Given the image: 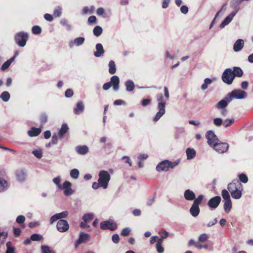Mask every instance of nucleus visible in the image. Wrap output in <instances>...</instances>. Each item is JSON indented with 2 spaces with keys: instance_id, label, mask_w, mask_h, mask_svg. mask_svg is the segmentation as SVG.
Wrapping results in <instances>:
<instances>
[{
  "instance_id": "24",
  "label": "nucleus",
  "mask_w": 253,
  "mask_h": 253,
  "mask_svg": "<svg viewBox=\"0 0 253 253\" xmlns=\"http://www.w3.org/2000/svg\"><path fill=\"white\" fill-rule=\"evenodd\" d=\"M187 159L191 160L194 158L196 155V151L194 149L188 148L186 150Z\"/></svg>"
},
{
  "instance_id": "49",
  "label": "nucleus",
  "mask_w": 253,
  "mask_h": 253,
  "mask_svg": "<svg viewBox=\"0 0 253 253\" xmlns=\"http://www.w3.org/2000/svg\"><path fill=\"white\" fill-rule=\"evenodd\" d=\"M60 23L65 26L66 29L68 30H70L72 29L71 26L68 23L67 20L66 19H62L60 21Z\"/></svg>"
},
{
  "instance_id": "33",
  "label": "nucleus",
  "mask_w": 253,
  "mask_h": 253,
  "mask_svg": "<svg viewBox=\"0 0 253 253\" xmlns=\"http://www.w3.org/2000/svg\"><path fill=\"white\" fill-rule=\"evenodd\" d=\"M41 251L42 253H55L54 251L46 245H42L41 246Z\"/></svg>"
},
{
  "instance_id": "9",
  "label": "nucleus",
  "mask_w": 253,
  "mask_h": 253,
  "mask_svg": "<svg viewBox=\"0 0 253 253\" xmlns=\"http://www.w3.org/2000/svg\"><path fill=\"white\" fill-rule=\"evenodd\" d=\"M117 227L116 223L112 220H106L100 223V228L103 230L110 229L114 230L117 228Z\"/></svg>"
},
{
  "instance_id": "2",
  "label": "nucleus",
  "mask_w": 253,
  "mask_h": 253,
  "mask_svg": "<svg viewBox=\"0 0 253 253\" xmlns=\"http://www.w3.org/2000/svg\"><path fill=\"white\" fill-rule=\"evenodd\" d=\"M98 177V182L101 184V187L106 189L111 179L110 175L107 171L102 170L99 171Z\"/></svg>"
},
{
  "instance_id": "26",
  "label": "nucleus",
  "mask_w": 253,
  "mask_h": 253,
  "mask_svg": "<svg viewBox=\"0 0 253 253\" xmlns=\"http://www.w3.org/2000/svg\"><path fill=\"white\" fill-rule=\"evenodd\" d=\"M232 72L233 76H234V78L235 77H241L243 75V72L242 70L238 67H234Z\"/></svg>"
},
{
  "instance_id": "63",
  "label": "nucleus",
  "mask_w": 253,
  "mask_h": 253,
  "mask_svg": "<svg viewBox=\"0 0 253 253\" xmlns=\"http://www.w3.org/2000/svg\"><path fill=\"white\" fill-rule=\"evenodd\" d=\"M181 12L183 14H186L188 11V8L186 5H182L180 8Z\"/></svg>"
},
{
  "instance_id": "11",
  "label": "nucleus",
  "mask_w": 253,
  "mask_h": 253,
  "mask_svg": "<svg viewBox=\"0 0 253 253\" xmlns=\"http://www.w3.org/2000/svg\"><path fill=\"white\" fill-rule=\"evenodd\" d=\"M72 184L69 181H65L61 185V189L64 190V194L69 196L74 193V190L71 188Z\"/></svg>"
},
{
  "instance_id": "39",
  "label": "nucleus",
  "mask_w": 253,
  "mask_h": 253,
  "mask_svg": "<svg viewBox=\"0 0 253 253\" xmlns=\"http://www.w3.org/2000/svg\"><path fill=\"white\" fill-rule=\"evenodd\" d=\"M221 195L225 201L231 200L229 192L225 189L221 191Z\"/></svg>"
},
{
  "instance_id": "51",
  "label": "nucleus",
  "mask_w": 253,
  "mask_h": 253,
  "mask_svg": "<svg viewBox=\"0 0 253 253\" xmlns=\"http://www.w3.org/2000/svg\"><path fill=\"white\" fill-rule=\"evenodd\" d=\"M7 250L6 253H14V248L11 247L10 242H7L6 243Z\"/></svg>"
},
{
  "instance_id": "37",
  "label": "nucleus",
  "mask_w": 253,
  "mask_h": 253,
  "mask_svg": "<svg viewBox=\"0 0 253 253\" xmlns=\"http://www.w3.org/2000/svg\"><path fill=\"white\" fill-rule=\"evenodd\" d=\"M79 171L77 169H74L70 172V176L74 179H77L79 177Z\"/></svg>"
},
{
  "instance_id": "55",
  "label": "nucleus",
  "mask_w": 253,
  "mask_h": 253,
  "mask_svg": "<svg viewBox=\"0 0 253 253\" xmlns=\"http://www.w3.org/2000/svg\"><path fill=\"white\" fill-rule=\"evenodd\" d=\"M130 229L129 228H125L123 229L121 232V235L124 236H126L130 234Z\"/></svg>"
},
{
  "instance_id": "28",
  "label": "nucleus",
  "mask_w": 253,
  "mask_h": 253,
  "mask_svg": "<svg viewBox=\"0 0 253 253\" xmlns=\"http://www.w3.org/2000/svg\"><path fill=\"white\" fill-rule=\"evenodd\" d=\"M41 132V130L39 128H32L31 130H29L28 133L29 136L31 137L36 136L38 135Z\"/></svg>"
},
{
  "instance_id": "61",
  "label": "nucleus",
  "mask_w": 253,
  "mask_h": 253,
  "mask_svg": "<svg viewBox=\"0 0 253 253\" xmlns=\"http://www.w3.org/2000/svg\"><path fill=\"white\" fill-rule=\"evenodd\" d=\"M9 63H10V62H8V61L4 62L1 66V70L2 71H4L6 69H7L9 67V66L10 65V64Z\"/></svg>"
},
{
  "instance_id": "16",
  "label": "nucleus",
  "mask_w": 253,
  "mask_h": 253,
  "mask_svg": "<svg viewBox=\"0 0 253 253\" xmlns=\"http://www.w3.org/2000/svg\"><path fill=\"white\" fill-rule=\"evenodd\" d=\"M84 38L83 37H79L76 38L73 41H71L69 42V45L70 47H73L74 45L80 46L84 43Z\"/></svg>"
},
{
  "instance_id": "41",
  "label": "nucleus",
  "mask_w": 253,
  "mask_h": 253,
  "mask_svg": "<svg viewBox=\"0 0 253 253\" xmlns=\"http://www.w3.org/2000/svg\"><path fill=\"white\" fill-rule=\"evenodd\" d=\"M238 177L239 179V181L240 182H241L244 183H246L248 181V177L247 176V175L245 174V173H242L239 174Z\"/></svg>"
},
{
  "instance_id": "14",
  "label": "nucleus",
  "mask_w": 253,
  "mask_h": 253,
  "mask_svg": "<svg viewBox=\"0 0 253 253\" xmlns=\"http://www.w3.org/2000/svg\"><path fill=\"white\" fill-rule=\"evenodd\" d=\"M220 201V197L216 196L210 199V200L208 201V205L211 209H215L218 206Z\"/></svg>"
},
{
  "instance_id": "53",
  "label": "nucleus",
  "mask_w": 253,
  "mask_h": 253,
  "mask_svg": "<svg viewBox=\"0 0 253 253\" xmlns=\"http://www.w3.org/2000/svg\"><path fill=\"white\" fill-rule=\"evenodd\" d=\"M25 221V217L23 215H19L16 218V222L19 224H23Z\"/></svg>"
},
{
  "instance_id": "4",
  "label": "nucleus",
  "mask_w": 253,
  "mask_h": 253,
  "mask_svg": "<svg viewBox=\"0 0 253 253\" xmlns=\"http://www.w3.org/2000/svg\"><path fill=\"white\" fill-rule=\"evenodd\" d=\"M204 199V196L202 194L199 195L197 198L195 199L190 209L191 214L194 217L198 216L200 213L199 205L201 204Z\"/></svg>"
},
{
  "instance_id": "3",
  "label": "nucleus",
  "mask_w": 253,
  "mask_h": 253,
  "mask_svg": "<svg viewBox=\"0 0 253 253\" xmlns=\"http://www.w3.org/2000/svg\"><path fill=\"white\" fill-rule=\"evenodd\" d=\"M247 93L246 91L240 89H235L229 93L225 97V99L228 102H231L233 99H241L246 98Z\"/></svg>"
},
{
  "instance_id": "44",
  "label": "nucleus",
  "mask_w": 253,
  "mask_h": 253,
  "mask_svg": "<svg viewBox=\"0 0 253 253\" xmlns=\"http://www.w3.org/2000/svg\"><path fill=\"white\" fill-rule=\"evenodd\" d=\"M234 119H226L223 121V125L225 127H229L234 123Z\"/></svg>"
},
{
  "instance_id": "20",
  "label": "nucleus",
  "mask_w": 253,
  "mask_h": 253,
  "mask_svg": "<svg viewBox=\"0 0 253 253\" xmlns=\"http://www.w3.org/2000/svg\"><path fill=\"white\" fill-rule=\"evenodd\" d=\"M113 85V89L115 91H118L119 88L120 80L118 76H114L111 79L110 82Z\"/></svg>"
},
{
  "instance_id": "30",
  "label": "nucleus",
  "mask_w": 253,
  "mask_h": 253,
  "mask_svg": "<svg viewBox=\"0 0 253 253\" xmlns=\"http://www.w3.org/2000/svg\"><path fill=\"white\" fill-rule=\"evenodd\" d=\"M126 89L128 91H131L134 89V84L131 80H128L126 83Z\"/></svg>"
},
{
  "instance_id": "29",
  "label": "nucleus",
  "mask_w": 253,
  "mask_h": 253,
  "mask_svg": "<svg viewBox=\"0 0 253 253\" xmlns=\"http://www.w3.org/2000/svg\"><path fill=\"white\" fill-rule=\"evenodd\" d=\"M229 102H230L227 101V100L224 98V99L220 100L217 103L216 107L219 109H225V108L227 106L228 103Z\"/></svg>"
},
{
  "instance_id": "5",
  "label": "nucleus",
  "mask_w": 253,
  "mask_h": 253,
  "mask_svg": "<svg viewBox=\"0 0 253 253\" xmlns=\"http://www.w3.org/2000/svg\"><path fill=\"white\" fill-rule=\"evenodd\" d=\"M28 39V34L22 32L17 33L14 38L15 42L21 47H24L26 45Z\"/></svg>"
},
{
  "instance_id": "54",
  "label": "nucleus",
  "mask_w": 253,
  "mask_h": 253,
  "mask_svg": "<svg viewBox=\"0 0 253 253\" xmlns=\"http://www.w3.org/2000/svg\"><path fill=\"white\" fill-rule=\"evenodd\" d=\"M148 157V156L147 154H140L137 157V159L138 161H143L144 160H146Z\"/></svg>"
},
{
  "instance_id": "57",
  "label": "nucleus",
  "mask_w": 253,
  "mask_h": 253,
  "mask_svg": "<svg viewBox=\"0 0 253 253\" xmlns=\"http://www.w3.org/2000/svg\"><path fill=\"white\" fill-rule=\"evenodd\" d=\"M40 225L39 221H34L29 223V226L31 228H34L39 226Z\"/></svg>"
},
{
  "instance_id": "42",
  "label": "nucleus",
  "mask_w": 253,
  "mask_h": 253,
  "mask_svg": "<svg viewBox=\"0 0 253 253\" xmlns=\"http://www.w3.org/2000/svg\"><path fill=\"white\" fill-rule=\"evenodd\" d=\"M61 180V178L60 176H58L55 178H54L52 180L53 182L56 185L58 188L61 189V184L60 183Z\"/></svg>"
},
{
  "instance_id": "48",
  "label": "nucleus",
  "mask_w": 253,
  "mask_h": 253,
  "mask_svg": "<svg viewBox=\"0 0 253 253\" xmlns=\"http://www.w3.org/2000/svg\"><path fill=\"white\" fill-rule=\"evenodd\" d=\"M213 124L217 126H220L223 124V120L221 118H216L213 120Z\"/></svg>"
},
{
  "instance_id": "8",
  "label": "nucleus",
  "mask_w": 253,
  "mask_h": 253,
  "mask_svg": "<svg viewBox=\"0 0 253 253\" xmlns=\"http://www.w3.org/2000/svg\"><path fill=\"white\" fill-rule=\"evenodd\" d=\"M206 137L208 140V143L211 147L219 141L216 135L211 130H208L206 132Z\"/></svg>"
},
{
  "instance_id": "17",
  "label": "nucleus",
  "mask_w": 253,
  "mask_h": 253,
  "mask_svg": "<svg viewBox=\"0 0 253 253\" xmlns=\"http://www.w3.org/2000/svg\"><path fill=\"white\" fill-rule=\"evenodd\" d=\"M76 152L81 155L86 154L88 152V147L86 145H79L76 147Z\"/></svg>"
},
{
  "instance_id": "1",
  "label": "nucleus",
  "mask_w": 253,
  "mask_h": 253,
  "mask_svg": "<svg viewBox=\"0 0 253 253\" xmlns=\"http://www.w3.org/2000/svg\"><path fill=\"white\" fill-rule=\"evenodd\" d=\"M227 188L233 198L239 199L241 197L243 188V185L238 180H233L231 183L228 185Z\"/></svg>"
},
{
  "instance_id": "47",
  "label": "nucleus",
  "mask_w": 253,
  "mask_h": 253,
  "mask_svg": "<svg viewBox=\"0 0 253 253\" xmlns=\"http://www.w3.org/2000/svg\"><path fill=\"white\" fill-rule=\"evenodd\" d=\"M34 155L38 159H41L42 157V152L41 149H37L33 151Z\"/></svg>"
},
{
  "instance_id": "46",
  "label": "nucleus",
  "mask_w": 253,
  "mask_h": 253,
  "mask_svg": "<svg viewBox=\"0 0 253 253\" xmlns=\"http://www.w3.org/2000/svg\"><path fill=\"white\" fill-rule=\"evenodd\" d=\"M42 239V236L39 234H34L31 236V240L34 241H39Z\"/></svg>"
},
{
  "instance_id": "50",
  "label": "nucleus",
  "mask_w": 253,
  "mask_h": 253,
  "mask_svg": "<svg viewBox=\"0 0 253 253\" xmlns=\"http://www.w3.org/2000/svg\"><path fill=\"white\" fill-rule=\"evenodd\" d=\"M56 215L58 217V219L65 218L68 215V212L67 211H64L63 212L56 213Z\"/></svg>"
},
{
  "instance_id": "45",
  "label": "nucleus",
  "mask_w": 253,
  "mask_h": 253,
  "mask_svg": "<svg viewBox=\"0 0 253 253\" xmlns=\"http://www.w3.org/2000/svg\"><path fill=\"white\" fill-rule=\"evenodd\" d=\"M209 236L205 233L201 234L198 238V241L201 243H204L209 239Z\"/></svg>"
},
{
  "instance_id": "64",
  "label": "nucleus",
  "mask_w": 253,
  "mask_h": 253,
  "mask_svg": "<svg viewBox=\"0 0 253 253\" xmlns=\"http://www.w3.org/2000/svg\"><path fill=\"white\" fill-rule=\"evenodd\" d=\"M44 19L48 21H52L53 20V17L51 15L46 13L44 14Z\"/></svg>"
},
{
  "instance_id": "6",
  "label": "nucleus",
  "mask_w": 253,
  "mask_h": 253,
  "mask_svg": "<svg viewBox=\"0 0 253 253\" xmlns=\"http://www.w3.org/2000/svg\"><path fill=\"white\" fill-rule=\"evenodd\" d=\"M234 79L232 70L230 68H227L224 70L222 75L223 82L228 84H231Z\"/></svg>"
},
{
  "instance_id": "32",
  "label": "nucleus",
  "mask_w": 253,
  "mask_h": 253,
  "mask_svg": "<svg viewBox=\"0 0 253 253\" xmlns=\"http://www.w3.org/2000/svg\"><path fill=\"white\" fill-rule=\"evenodd\" d=\"M10 94L8 91H3L0 95V98L4 101L7 102L10 99Z\"/></svg>"
},
{
  "instance_id": "13",
  "label": "nucleus",
  "mask_w": 253,
  "mask_h": 253,
  "mask_svg": "<svg viewBox=\"0 0 253 253\" xmlns=\"http://www.w3.org/2000/svg\"><path fill=\"white\" fill-rule=\"evenodd\" d=\"M90 239V236L88 234L84 233V232H81L80 234L79 239L75 243V248L78 247L80 244L89 241Z\"/></svg>"
},
{
  "instance_id": "36",
  "label": "nucleus",
  "mask_w": 253,
  "mask_h": 253,
  "mask_svg": "<svg viewBox=\"0 0 253 253\" xmlns=\"http://www.w3.org/2000/svg\"><path fill=\"white\" fill-rule=\"evenodd\" d=\"M102 28L99 26H97L94 28L93 33L95 36L99 37L102 34Z\"/></svg>"
},
{
  "instance_id": "62",
  "label": "nucleus",
  "mask_w": 253,
  "mask_h": 253,
  "mask_svg": "<svg viewBox=\"0 0 253 253\" xmlns=\"http://www.w3.org/2000/svg\"><path fill=\"white\" fill-rule=\"evenodd\" d=\"M112 241L115 243H118L119 241L120 238L118 234H114L112 238Z\"/></svg>"
},
{
  "instance_id": "15",
  "label": "nucleus",
  "mask_w": 253,
  "mask_h": 253,
  "mask_svg": "<svg viewBox=\"0 0 253 253\" xmlns=\"http://www.w3.org/2000/svg\"><path fill=\"white\" fill-rule=\"evenodd\" d=\"M16 180L20 182H24L26 179V173L23 169H17L15 172Z\"/></svg>"
},
{
  "instance_id": "58",
  "label": "nucleus",
  "mask_w": 253,
  "mask_h": 253,
  "mask_svg": "<svg viewBox=\"0 0 253 253\" xmlns=\"http://www.w3.org/2000/svg\"><path fill=\"white\" fill-rule=\"evenodd\" d=\"M73 95V91L71 89H68L65 93V95L66 97H71Z\"/></svg>"
},
{
  "instance_id": "35",
  "label": "nucleus",
  "mask_w": 253,
  "mask_h": 253,
  "mask_svg": "<svg viewBox=\"0 0 253 253\" xmlns=\"http://www.w3.org/2000/svg\"><path fill=\"white\" fill-rule=\"evenodd\" d=\"M165 102H159V119L165 113Z\"/></svg>"
},
{
  "instance_id": "27",
  "label": "nucleus",
  "mask_w": 253,
  "mask_h": 253,
  "mask_svg": "<svg viewBox=\"0 0 253 253\" xmlns=\"http://www.w3.org/2000/svg\"><path fill=\"white\" fill-rule=\"evenodd\" d=\"M8 187L7 181L2 177H0V192L5 190Z\"/></svg>"
},
{
  "instance_id": "56",
  "label": "nucleus",
  "mask_w": 253,
  "mask_h": 253,
  "mask_svg": "<svg viewBox=\"0 0 253 253\" xmlns=\"http://www.w3.org/2000/svg\"><path fill=\"white\" fill-rule=\"evenodd\" d=\"M201 242H197L196 244H195V247L198 249H201L203 248L207 249L208 246L207 245H202L200 243Z\"/></svg>"
},
{
  "instance_id": "18",
  "label": "nucleus",
  "mask_w": 253,
  "mask_h": 253,
  "mask_svg": "<svg viewBox=\"0 0 253 253\" xmlns=\"http://www.w3.org/2000/svg\"><path fill=\"white\" fill-rule=\"evenodd\" d=\"M184 197L187 201H192L196 199V195L192 190H186L184 193Z\"/></svg>"
},
{
  "instance_id": "60",
  "label": "nucleus",
  "mask_w": 253,
  "mask_h": 253,
  "mask_svg": "<svg viewBox=\"0 0 253 253\" xmlns=\"http://www.w3.org/2000/svg\"><path fill=\"white\" fill-rule=\"evenodd\" d=\"M96 18L95 16H91L88 19V22L89 24H93L96 23Z\"/></svg>"
},
{
  "instance_id": "59",
  "label": "nucleus",
  "mask_w": 253,
  "mask_h": 253,
  "mask_svg": "<svg viewBox=\"0 0 253 253\" xmlns=\"http://www.w3.org/2000/svg\"><path fill=\"white\" fill-rule=\"evenodd\" d=\"M104 12H105V10L102 7H99V8H97L96 10V14L98 16L103 15V14L104 13Z\"/></svg>"
},
{
  "instance_id": "34",
  "label": "nucleus",
  "mask_w": 253,
  "mask_h": 253,
  "mask_svg": "<svg viewBox=\"0 0 253 253\" xmlns=\"http://www.w3.org/2000/svg\"><path fill=\"white\" fill-rule=\"evenodd\" d=\"M232 208V203L231 201H225L224 204V210L226 212L228 213L229 212Z\"/></svg>"
},
{
  "instance_id": "19",
  "label": "nucleus",
  "mask_w": 253,
  "mask_h": 253,
  "mask_svg": "<svg viewBox=\"0 0 253 253\" xmlns=\"http://www.w3.org/2000/svg\"><path fill=\"white\" fill-rule=\"evenodd\" d=\"M84 106L83 101H80L78 102L74 109V112L75 114L79 115L84 111Z\"/></svg>"
},
{
  "instance_id": "43",
  "label": "nucleus",
  "mask_w": 253,
  "mask_h": 253,
  "mask_svg": "<svg viewBox=\"0 0 253 253\" xmlns=\"http://www.w3.org/2000/svg\"><path fill=\"white\" fill-rule=\"evenodd\" d=\"M93 218V215L92 213H86L85 214L83 219L85 222H88L90 221Z\"/></svg>"
},
{
  "instance_id": "10",
  "label": "nucleus",
  "mask_w": 253,
  "mask_h": 253,
  "mask_svg": "<svg viewBox=\"0 0 253 253\" xmlns=\"http://www.w3.org/2000/svg\"><path fill=\"white\" fill-rule=\"evenodd\" d=\"M212 147L218 153H223L228 149L229 145L225 142H219L214 144Z\"/></svg>"
},
{
  "instance_id": "21",
  "label": "nucleus",
  "mask_w": 253,
  "mask_h": 253,
  "mask_svg": "<svg viewBox=\"0 0 253 253\" xmlns=\"http://www.w3.org/2000/svg\"><path fill=\"white\" fill-rule=\"evenodd\" d=\"M96 51L94 55L95 57H98L103 55L104 51L102 45L101 43H97L95 46Z\"/></svg>"
},
{
  "instance_id": "12",
  "label": "nucleus",
  "mask_w": 253,
  "mask_h": 253,
  "mask_svg": "<svg viewBox=\"0 0 253 253\" xmlns=\"http://www.w3.org/2000/svg\"><path fill=\"white\" fill-rule=\"evenodd\" d=\"M69 225L66 220L60 219L57 223V230L60 232H64L68 230Z\"/></svg>"
},
{
  "instance_id": "52",
  "label": "nucleus",
  "mask_w": 253,
  "mask_h": 253,
  "mask_svg": "<svg viewBox=\"0 0 253 253\" xmlns=\"http://www.w3.org/2000/svg\"><path fill=\"white\" fill-rule=\"evenodd\" d=\"M41 28L38 26H34L32 28V32L34 34H39L41 33Z\"/></svg>"
},
{
  "instance_id": "31",
  "label": "nucleus",
  "mask_w": 253,
  "mask_h": 253,
  "mask_svg": "<svg viewBox=\"0 0 253 253\" xmlns=\"http://www.w3.org/2000/svg\"><path fill=\"white\" fill-rule=\"evenodd\" d=\"M109 72L111 74H114L116 71V65L115 62L111 60L109 63Z\"/></svg>"
},
{
  "instance_id": "22",
  "label": "nucleus",
  "mask_w": 253,
  "mask_h": 253,
  "mask_svg": "<svg viewBox=\"0 0 253 253\" xmlns=\"http://www.w3.org/2000/svg\"><path fill=\"white\" fill-rule=\"evenodd\" d=\"M244 46V41L242 39H239L236 41L234 44L233 49L235 51L241 50Z\"/></svg>"
},
{
  "instance_id": "25",
  "label": "nucleus",
  "mask_w": 253,
  "mask_h": 253,
  "mask_svg": "<svg viewBox=\"0 0 253 253\" xmlns=\"http://www.w3.org/2000/svg\"><path fill=\"white\" fill-rule=\"evenodd\" d=\"M69 128L66 124H63L59 131V136L60 139L62 138L64 134L67 132Z\"/></svg>"
},
{
  "instance_id": "23",
  "label": "nucleus",
  "mask_w": 253,
  "mask_h": 253,
  "mask_svg": "<svg viewBox=\"0 0 253 253\" xmlns=\"http://www.w3.org/2000/svg\"><path fill=\"white\" fill-rule=\"evenodd\" d=\"M235 14L233 12L231 13L229 15L226 17L225 19L222 21L220 25V27L222 28L226 25H228L232 20Z\"/></svg>"
},
{
  "instance_id": "7",
  "label": "nucleus",
  "mask_w": 253,
  "mask_h": 253,
  "mask_svg": "<svg viewBox=\"0 0 253 253\" xmlns=\"http://www.w3.org/2000/svg\"><path fill=\"white\" fill-rule=\"evenodd\" d=\"M179 164L178 161L171 162L169 160H165L159 163V169L163 171H168L169 169H173Z\"/></svg>"
},
{
  "instance_id": "40",
  "label": "nucleus",
  "mask_w": 253,
  "mask_h": 253,
  "mask_svg": "<svg viewBox=\"0 0 253 253\" xmlns=\"http://www.w3.org/2000/svg\"><path fill=\"white\" fill-rule=\"evenodd\" d=\"M62 9L60 6H57L53 11V15L55 17H59L62 14Z\"/></svg>"
},
{
  "instance_id": "38",
  "label": "nucleus",
  "mask_w": 253,
  "mask_h": 253,
  "mask_svg": "<svg viewBox=\"0 0 253 253\" xmlns=\"http://www.w3.org/2000/svg\"><path fill=\"white\" fill-rule=\"evenodd\" d=\"M169 235V233L164 229H161L159 231V239L163 242V240L166 238Z\"/></svg>"
}]
</instances>
